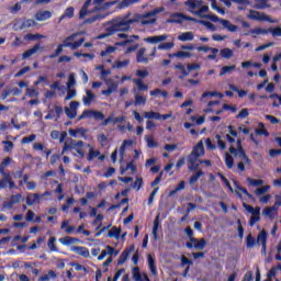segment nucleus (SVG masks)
Returning a JSON list of instances; mask_svg holds the SVG:
<instances>
[{"label": "nucleus", "instance_id": "nucleus-1", "mask_svg": "<svg viewBox=\"0 0 281 281\" xmlns=\"http://www.w3.org/2000/svg\"><path fill=\"white\" fill-rule=\"evenodd\" d=\"M136 23L135 14L127 13L123 16H119L112 21V25L108 27V32L100 34L98 38H109V36H113L115 32H128L131 30V25Z\"/></svg>", "mask_w": 281, "mask_h": 281}, {"label": "nucleus", "instance_id": "nucleus-2", "mask_svg": "<svg viewBox=\"0 0 281 281\" xmlns=\"http://www.w3.org/2000/svg\"><path fill=\"white\" fill-rule=\"evenodd\" d=\"M228 151L231 153V155H233V157L240 159V161L237 164V168L238 170H240V172H245V165L249 166V164H251V159H249V157L245 153L241 140L237 139L235 146L231 145Z\"/></svg>", "mask_w": 281, "mask_h": 281}, {"label": "nucleus", "instance_id": "nucleus-3", "mask_svg": "<svg viewBox=\"0 0 281 281\" xmlns=\"http://www.w3.org/2000/svg\"><path fill=\"white\" fill-rule=\"evenodd\" d=\"M164 10L166 9L160 7L144 14L135 13L134 19L136 23H140V25H155L157 23V14L164 12Z\"/></svg>", "mask_w": 281, "mask_h": 281}, {"label": "nucleus", "instance_id": "nucleus-4", "mask_svg": "<svg viewBox=\"0 0 281 281\" xmlns=\"http://www.w3.org/2000/svg\"><path fill=\"white\" fill-rule=\"evenodd\" d=\"M205 155V148L203 147V140H200L192 149L191 154L188 157L189 170H199V157Z\"/></svg>", "mask_w": 281, "mask_h": 281}, {"label": "nucleus", "instance_id": "nucleus-5", "mask_svg": "<svg viewBox=\"0 0 281 281\" xmlns=\"http://www.w3.org/2000/svg\"><path fill=\"white\" fill-rule=\"evenodd\" d=\"M78 36H80V33H74L70 36L66 37L63 41L64 47H69L72 50L78 49V47H82V43H85V38H80L79 41L74 42Z\"/></svg>", "mask_w": 281, "mask_h": 281}, {"label": "nucleus", "instance_id": "nucleus-6", "mask_svg": "<svg viewBox=\"0 0 281 281\" xmlns=\"http://www.w3.org/2000/svg\"><path fill=\"white\" fill-rule=\"evenodd\" d=\"M69 106L70 108L65 106L64 111L69 120H75V117L78 115V108L80 106V102L71 101Z\"/></svg>", "mask_w": 281, "mask_h": 281}, {"label": "nucleus", "instance_id": "nucleus-7", "mask_svg": "<svg viewBox=\"0 0 281 281\" xmlns=\"http://www.w3.org/2000/svg\"><path fill=\"white\" fill-rule=\"evenodd\" d=\"M117 38H123L124 41L116 43L115 45L119 47H126L128 45H131V43H133V38H135V41H139V36L138 35H131L128 36L126 33H119Z\"/></svg>", "mask_w": 281, "mask_h": 281}, {"label": "nucleus", "instance_id": "nucleus-8", "mask_svg": "<svg viewBox=\"0 0 281 281\" xmlns=\"http://www.w3.org/2000/svg\"><path fill=\"white\" fill-rule=\"evenodd\" d=\"M183 21H196V19L186 15L183 13H172L167 23H183Z\"/></svg>", "mask_w": 281, "mask_h": 281}, {"label": "nucleus", "instance_id": "nucleus-9", "mask_svg": "<svg viewBox=\"0 0 281 281\" xmlns=\"http://www.w3.org/2000/svg\"><path fill=\"white\" fill-rule=\"evenodd\" d=\"M72 148H85V142L82 140H74L70 139L69 142H66L63 147L61 155H65L67 150H71Z\"/></svg>", "mask_w": 281, "mask_h": 281}, {"label": "nucleus", "instance_id": "nucleus-10", "mask_svg": "<svg viewBox=\"0 0 281 281\" xmlns=\"http://www.w3.org/2000/svg\"><path fill=\"white\" fill-rule=\"evenodd\" d=\"M105 85L108 87L106 90H102V95H111V93H115L117 91L119 83L111 78L105 79Z\"/></svg>", "mask_w": 281, "mask_h": 281}, {"label": "nucleus", "instance_id": "nucleus-11", "mask_svg": "<svg viewBox=\"0 0 281 281\" xmlns=\"http://www.w3.org/2000/svg\"><path fill=\"white\" fill-rule=\"evenodd\" d=\"M202 4L203 0H187L184 2V5L189 8L188 11L191 12V14H194V12H196V10H199Z\"/></svg>", "mask_w": 281, "mask_h": 281}, {"label": "nucleus", "instance_id": "nucleus-12", "mask_svg": "<svg viewBox=\"0 0 281 281\" xmlns=\"http://www.w3.org/2000/svg\"><path fill=\"white\" fill-rule=\"evenodd\" d=\"M221 1L227 8H232V1H233V3H237L239 5V10H245L247 5H250L249 0H221Z\"/></svg>", "mask_w": 281, "mask_h": 281}, {"label": "nucleus", "instance_id": "nucleus-13", "mask_svg": "<svg viewBox=\"0 0 281 281\" xmlns=\"http://www.w3.org/2000/svg\"><path fill=\"white\" fill-rule=\"evenodd\" d=\"M248 18L252 19V21H271L267 14L254 10L249 11Z\"/></svg>", "mask_w": 281, "mask_h": 281}, {"label": "nucleus", "instance_id": "nucleus-14", "mask_svg": "<svg viewBox=\"0 0 281 281\" xmlns=\"http://www.w3.org/2000/svg\"><path fill=\"white\" fill-rule=\"evenodd\" d=\"M262 215L273 221L278 216V206H268L262 210Z\"/></svg>", "mask_w": 281, "mask_h": 281}, {"label": "nucleus", "instance_id": "nucleus-15", "mask_svg": "<svg viewBox=\"0 0 281 281\" xmlns=\"http://www.w3.org/2000/svg\"><path fill=\"white\" fill-rule=\"evenodd\" d=\"M132 276L134 281H150L148 274L139 272V267H135L132 270Z\"/></svg>", "mask_w": 281, "mask_h": 281}, {"label": "nucleus", "instance_id": "nucleus-16", "mask_svg": "<svg viewBox=\"0 0 281 281\" xmlns=\"http://www.w3.org/2000/svg\"><path fill=\"white\" fill-rule=\"evenodd\" d=\"M144 41L145 43H150L151 45H155L157 43H164L165 41H168V36L166 34L149 36L145 37Z\"/></svg>", "mask_w": 281, "mask_h": 281}, {"label": "nucleus", "instance_id": "nucleus-17", "mask_svg": "<svg viewBox=\"0 0 281 281\" xmlns=\"http://www.w3.org/2000/svg\"><path fill=\"white\" fill-rule=\"evenodd\" d=\"M21 93H23V90L15 87L13 89L3 90L0 98L1 100H5L7 98H10V95H21Z\"/></svg>", "mask_w": 281, "mask_h": 281}, {"label": "nucleus", "instance_id": "nucleus-18", "mask_svg": "<svg viewBox=\"0 0 281 281\" xmlns=\"http://www.w3.org/2000/svg\"><path fill=\"white\" fill-rule=\"evenodd\" d=\"M93 100H95V94L93 93V91L87 89L86 95L82 97V102L85 106H91V102H93Z\"/></svg>", "mask_w": 281, "mask_h": 281}, {"label": "nucleus", "instance_id": "nucleus-19", "mask_svg": "<svg viewBox=\"0 0 281 281\" xmlns=\"http://www.w3.org/2000/svg\"><path fill=\"white\" fill-rule=\"evenodd\" d=\"M133 93H134V98H135L134 105L135 106H142V105L144 106V104H146L147 98L142 95L139 92H137V89H134Z\"/></svg>", "mask_w": 281, "mask_h": 281}, {"label": "nucleus", "instance_id": "nucleus-20", "mask_svg": "<svg viewBox=\"0 0 281 281\" xmlns=\"http://www.w3.org/2000/svg\"><path fill=\"white\" fill-rule=\"evenodd\" d=\"M220 23L224 30H227L228 32H238V26L229 22V20H220Z\"/></svg>", "mask_w": 281, "mask_h": 281}, {"label": "nucleus", "instance_id": "nucleus-21", "mask_svg": "<svg viewBox=\"0 0 281 281\" xmlns=\"http://www.w3.org/2000/svg\"><path fill=\"white\" fill-rule=\"evenodd\" d=\"M136 63H145L148 64V58L146 56V48L140 47L136 53Z\"/></svg>", "mask_w": 281, "mask_h": 281}, {"label": "nucleus", "instance_id": "nucleus-22", "mask_svg": "<svg viewBox=\"0 0 281 281\" xmlns=\"http://www.w3.org/2000/svg\"><path fill=\"white\" fill-rule=\"evenodd\" d=\"M43 50V46H41V44H36L34 45V47L30 48L29 50L24 52L22 54V58H30V56H34V54H36V52H41Z\"/></svg>", "mask_w": 281, "mask_h": 281}, {"label": "nucleus", "instance_id": "nucleus-23", "mask_svg": "<svg viewBox=\"0 0 281 281\" xmlns=\"http://www.w3.org/2000/svg\"><path fill=\"white\" fill-rule=\"evenodd\" d=\"M71 251L78 254V256H82L83 258H89V249L80 246H72Z\"/></svg>", "mask_w": 281, "mask_h": 281}, {"label": "nucleus", "instance_id": "nucleus-24", "mask_svg": "<svg viewBox=\"0 0 281 281\" xmlns=\"http://www.w3.org/2000/svg\"><path fill=\"white\" fill-rule=\"evenodd\" d=\"M259 221H260V206H257L254 213H251V217L249 221L250 227H254L256 223H258Z\"/></svg>", "mask_w": 281, "mask_h": 281}, {"label": "nucleus", "instance_id": "nucleus-25", "mask_svg": "<svg viewBox=\"0 0 281 281\" xmlns=\"http://www.w3.org/2000/svg\"><path fill=\"white\" fill-rule=\"evenodd\" d=\"M34 203H41V194L31 193L26 196V205H34Z\"/></svg>", "mask_w": 281, "mask_h": 281}, {"label": "nucleus", "instance_id": "nucleus-26", "mask_svg": "<svg viewBox=\"0 0 281 281\" xmlns=\"http://www.w3.org/2000/svg\"><path fill=\"white\" fill-rule=\"evenodd\" d=\"M178 41H181L182 43H186L188 41H194V33H192L191 31L180 33L178 35Z\"/></svg>", "mask_w": 281, "mask_h": 281}, {"label": "nucleus", "instance_id": "nucleus-27", "mask_svg": "<svg viewBox=\"0 0 281 281\" xmlns=\"http://www.w3.org/2000/svg\"><path fill=\"white\" fill-rule=\"evenodd\" d=\"M257 243L263 247V251L267 250V232L262 231L259 233Z\"/></svg>", "mask_w": 281, "mask_h": 281}, {"label": "nucleus", "instance_id": "nucleus-28", "mask_svg": "<svg viewBox=\"0 0 281 281\" xmlns=\"http://www.w3.org/2000/svg\"><path fill=\"white\" fill-rule=\"evenodd\" d=\"M36 21H47V19H52L50 11H40L35 14Z\"/></svg>", "mask_w": 281, "mask_h": 281}, {"label": "nucleus", "instance_id": "nucleus-29", "mask_svg": "<svg viewBox=\"0 0 281 281\" xmlns=\"http://www.w3.org/2000/svg\"><path fill=\"white\" fill-rule=\"evenodd\" d=\"M76 9L74 7H68L65 11L64 14L59 16V22L65 21V19H74V12Z\"/></svg>", "mask_w": 281, "mask_h": 281}, {"label": "nucleus", "instance_id": "nucleus-30", "mask_svg": "<svg viewBox=\"0 0 281 281\" xmlns=\"http://www.w3.org/2000/svg\"><path fill=\"white\" fill-rule=\"evenodd\" d=\"M131 251H135V246H131L128 250H124L120 258H119V265H124V262H126V260H128V254Z\"/></svg>", "mask_w": 281, "mask_h": 281}, {"label": "nucleus", "instance_id": "nucleus-31", "mask_svg": "<svg viewBox=\"0 0 281 281\" xmlns=\"http://www.w3.org/2000/svg\"><path fill=\"white\" fill-rule=\"evenodd\" d=\"M147 260H148V267H149L151 274L156 276L157 274V266L155 265V258L153 257V255H148Z\"/></svg>", "mask_w": 281, "mask_h": 281}, {"label": "nucleus", "instance_id": "nucleus-32", "mask_svg": "<svg viewBox=\"0 0 281 281\" xmlns=\"http://www.w3.org/2000/svg\"><path fill=\"white\" fill-rule=\"evenodd\" d=\"M68 133L71 137H78V135H80V137H85V135H87V130L80 127L77 130H69Z\"/></svg>", "mask_w": 281, "mask_h": 281}, {"label": "nucleus", "instance_id": "nucleus-33", "mask_svg": "<svg viewBox=\"0 0 281 281\" xmlns=\"http://www.w3.org/2000/svg\"><path fill=\"white\" fill-rule=\"evenodd\" d=\"M194 245V249H196L198 251H203V249H205V245H207V241L205 240V238H201V239H196V241H193Z\"/></svg>", "mask_w": 281, "mask_h": 281}, {"label": "nucleus", "instance_id": "nucleus-34", "mask_svg": "<svg viewBox=\"0 0 281 281\" xmlns=\"http://www.w3.org/2000/svg\"><path fill=\"white\" fill-rule=\"evenodd\" d=\"M210 10V7L201 4V7L198 9L196 12H193L195 16H201V19H207V15H205V12Z\"/></svg>", "mask_w": 281, "mask_h": 281}, {"label": "nucleus", "instance_id": "nucleus-35", "mask_svg": "<svg viewBox=\"0 0 281 281\" xmlns=\"http://www.w3.org/2000/svg\"><path fill=\"white\" fill-rule=\"evenodd\" d=\"M128 65H131V60H128V59H125L123 61L116 60V61H114L112 67H113V69H124V67H128Z\"/></svg>", "mask_w": 281, "mask_h": 281}, {"label": "nucleus", "instance_id": "nucleus-36", "mask_svg": "<svg viewBox=\"0 0 281 281\" xmlns=\"http://www.w3.org/2000/svg\"><path fill=\"white\" fill-rule=\"evenodd\" d=\"M144 117L146 120H161V114L159 112H144Z\"/></svg>", "mask_w": 281, "mask_h": 281}, {"label": "nucleus", "instance_id": "nucleus-37", "mask_svg": "<svg viewBox=\"0 0 281 281\" xmlns=\"http://www.w3.org/2000/svg\"><path fill=\"white\" fill-rule=\"evenodd\" d=\"M10 177V173H3L2 178L0 179V190H5V188H8Z\"/></svg>", "mask_w": 281, "mask_h": 281}, {"label": "nucleus", "instance_id": "nucleus-38", "mask_svg": "<svg viewBox=\"0 0 281 281\" xmlns=\"http://www.w3.org/2000/svg\"><path fill=\"white\" fill-rule=\"evenodd\" d=\"M191 56H192V53L180 50V52H177V53H175L172 55H169V58H172V57H176V58H190Z\"/></svg>", "mask_w": 281, "mask_h": 281}, {"label": "nucleus", "instance_id": "nucleus-39", "mask_svg": "<svg viewBox=\"0 0 281 281\" xmlns=\"http://www.w3.org/2000/svg\"><path fill=\"white\" fill-rule=\"evenodd\" d=\"M133 82L138 87V91H148V85L144 83L142 79H133Z\"/></svg>", "mask_w": 281, "mask_h": 281}, {"label": "nucleus", "instance_id": "nucleus-40", "mask_svg": "<svg viewBox=\"0 0 281 281\" xmlns=\"http://www.w3.org/2000/svg\"><path fill=\"white\" fill-rule=\"evenodd\" d=\"M248 184L252 186L254 188H260L265 186V181L262 179L256 180L252 178H247Z\"/></svg>", "mask_w": 281, "mask_h": 281}, {"label": "nucleus", "instance_id": "nucleus-41", "mask_svg": "<svg viewBox=\"0 0 281 281\" xmlns=\"http://www.w3.org/2000/svg\"><path fill=\"white\" fill-rule=\"evenodd\" d=\"M233 71H236V65L224 66L220 71V76H225L227 74H232Z\"/></svg>", "mask_w": 281, "mask_h": 281}, {"label": "nucleus", "instance_id": "nucleus-42", "mask_svg": "<svg viewBox=\"0 0 281 281\" xmlns=\"http://www.w3.org/2000/svg\"><path fill=\"white\" fill-rule=\"evenodd\" d=\"M249 34H269V31H267V29L257 27L244 33V36H249Z\"/></svg>", "mask_w": 281, "mask_h": 281}, {"label": "nucleus", "instance_id": "nucleus-43", "mask_svg": "<svg viewBox=\"0 0 281 281\" xmlns=\"http://www.w3.org/2000/svg\"><path fill=\"white\" fill-rule=\"evenodd\" d=\"M149 95L157 98V95H162V98H168V91L161 89H155L149 92Z\"/></svg>", "mask_w": 281, "mask_h": 281}, {"label": "nucleus", "instance_id": "nucleus-44", "mask_svg": "<svg viewBox=\"0 0 281 281\" xmlns=\"http://www.w3.org/2000/svg\"><path fill=\"white\" fill-rule=\"evenodd\" d=\"M222 58H232L234 56V50H232V48H223L220 52Z\"/></svg>", "mask_w": 281, "mask_h": 281}, {"label": "nucleus", "instance_id": "nucleus-45", "mask_svg": "<svg viewBox=\"0 0 281 281\" xmlns=\"http://www.w3.org/2000/svg\"><path fill=\"white\" fill-rule=\"evenodd\" d=\"M268 190H271L270 186H261L255 190V194H257V196H262V194H267Z\"/></svg>", "mask_w": 281, "mask_h": 281}, {"label": "nucleus", "instance_id": "nucleus-46", "mask_svg": "<svg viewBox=\"0 0 281 281\" xmlns=\"http://www.w3.org/2000/svg\"><path fill=\"white\" fill-rule=\"evenodd\" d=\"M201 177H203V171H201V170H199L193 176H191V178L189 179L190 186H194V183H196V181H199V179H201Z\"/></svg>", "mask_w": 281, "mask_h": 281}, {"label": "nucleus", "instance_id": "nucleus-47", "mask_svg": "<svg viewBox=\"0 0 281 281\" xmlns=\"http://www.w3.org/2000/svg\"><path fill=\"white\" fill-rule=\"evenodd\" d=\"M145 142L147 143L148 148H157V142L151 135L145 136Z\"/></svg>", "mask_w": 281, "mask_h": 281}, {"label": "nucleus", "instance_id": "nucleus-48", "mask_svg": "<svg viewBox=\"0 0 281 281\" xmlns=\"http://www.w3.org/2000/svg\"><path fill=\"white\" fill-rule=\"evenodd\" d=\"M195 23H201V25H205L211 32H216V25L212 24L211 22L209 21H203V20H200V21H194Z\"/></svg>", "mask_w": 281, "mask_h": 281}, {"label": "nucleus", "instance_id": "nucleus-49", "mask_svg": "<svg viewBox=\"0 0 281 281\" xmlns=\"http://www.w3.org/2000/svg\"><path fill=\"white\" fill-rule=\"evenodd\" d=\"M225 164H226V168H229V170L234 168V157H232V155L227 153L225 154Z\"/></svg>", "mask_w": 281, "mask_h": 281}, {"label": "nucleus", "instance_id": "nucleus-50", "mask_svg": "<svg viewBox=\"0 0 281 281\" xmlns=\"http://www.w3.org/2000/svg\"><path fill=\"white\" fill-rule=\"evenodd\" d=\"M76 86V74L71 72L68 77V82L66 85L67 89H72Z\"/></svg>", "mask_w": 281, "mask_h": 281}, {"label": "nucleus", "instance_id": "nucleus-51", "mask_svg": "<svg viewBox=\"0 0 281 281\" xmlns=\"http://www.w3.org/2000/svg\"><path fill=\"white\" fill-rule=\"evenodd\" d=\"M22 200H23V195L21 193L13 194L10 196V202L13 205H16V203H21Z\"/></svg>", "mask_w": 281, "mask_h": 281}, {"label": "nucleus", "instance_id": "nucleus-52", "mask_svg": "<svg viewBox=\"0 0 281 281\" xmlns=\"http://www.w3.org/2000/svg\"><path fill=\"white\" fill-rule=\"evenodd\" d=\"M184 232L191 243H196V238H194V231H192V228L190 226H188L184 229Z\"/></svg>", "mask_w": 281, "mask_h": 281}, {"label": "nucleus", "instance_id": "nucleus-53", "mask_svg": "<svg viewBox=\"0 0 281 281\" xmlns=\"http://www.w3.org/2000/svg\"><path fill=\"white\" fill-rule=\"evenodd\" d=\"M48 248L50 251H58V247H56V237H49Z\"/></svg>", "mask_w": 281, "mask_h": 281}, {"label": "nucleus", "instance_id": "nucleus-54", "mask_svg": "<svg viewBox=\"0 0 281 281\" xmlns=\"http://www.w3.org/2000/svg\"><path fill=\"white\" fill-rule=\"evenodd\" d=\"M77 95V92H76V89L74 88H67V94H66V98L65 100H74V98H76Z\"/></svg>", "mask_w": 281, "mask_h": 281}, {"label": "nucleus", "instance_id": "nucleus-55", "mask_svg": "<svg viewBox=\"0 0 281 281\" xmlns=\"http://www.w3.org/2000/svg\"><path fill=\"white\" fill-rule=\"evenodd\" d=\"M95 157H100V151H95L93 149V147H91L89 149V154H88V161H93V159H95Z\"/></svg>", "mask_w": 281, "mask_h": 281}, {"label": "nucleus", "instance_id": "nucleus-56", "mask_svg": "<svg viewBox=\"0 0 281 281\" xmlns=\"http://www.w3.org/2000/svg\"><path fill=\"white\" fill-rule=\"evenodd\" d=\"M138 47H139V44H133L132 42L131 44L127 45L125 54H133V52H137Z\"/></svg>", "mask_w": 281, "mask_h": 281}, {"label": "nucleus", "instance_id": "nucleus-57", "mask_svg": "<svg viewBox=\"0 0 281 281\" xmlns=\"http://www.w3.org/2000/svg\"><path fill=\"white\" fill-rule=\"evenodd\" d=\"M36 38H45V35H42V34H26L24 36V40L25 41H36Z\"/></svg>", "mask_w": 281, "mask_h": 281}, {"label": "nucleus", "instance_id": "nucleus-58", "mask_svg": "<svg viewBox=\"0 0 281 281\" xmlns=\"http://www.w3.org/2000/svg\"><path fill=\"white\" fill-rule=\"evenodd\" d=\"M95 111L93 110H85L82 114L79 116V120H85V117H93Z\"/></svg>", "mask_w": 281, "mask_h": 281}, {"label": "nucleus", "instance_id": "nucleus-59", "mask_svg": "<svg viewBox=\"0 0 281 281\" xmlns=\"http://www.w3.org/2000/svg\"><path fill=\"white\" fill-rule=\"evenodd\" d=\"M75 240H76L75 238H71V237H69V236L59 238V243H60L61 245H74V241H75Z\"/></svg>", "mask_w": 281, "mask_h": 281}, {"label": "nucleus", "instance_id": "nucleus-60", "mask_svg": "<svg viewBox=\"0 0 281 281\" xmlns=\"http://www.w3.org/2000/svg\"><path fill=\"white\" fill-rule=\"evenodd\" d=\"M157 229H159V215L154 221L153 235L155 239H157Z\"/></svg>", "mask_w": 281, "mask_h": 281}, {"label": "nucleus", "instance_id": "nucleus-61", "mask_svg": "<svg viewBox=\"0 0 281 281\" xmlns=\"http://www.w3.org/2000/svg\"><path fill=\"white\" fill-rule=\"evenodd\" d=\"M109 238H119L120 237V231L117 227H113L111 231L108 233Z\"/></svg>", "mask_w": 281, "mask_h": 281}, {"label": "nucleus", "instance_id": "nucleus-62", "mask_svg": "<svg viewBox=\"0 0 281 281\" xmlns=\"http://www.w3.org/2000/svg\"><path fill=\"white\" fill-rule=\"evenodd\" d=\"M172 47H175V43L172 42H167V43H162L160 45H158V49H172Z\"/></svg>", "mask_w": 281, "mask_h": 281}, {"label": "nucleus", "instance_id": "nucleus-63", "mask_svg": "<svg viewBox=\"0 0 281 281\" xmlns=\"http://www.w3.org/2000/svg\"><path fill=\"white\" fill-rule=\"evenodd\" d=\"M2 144L4 146L5 153H10V150L14 148V143H12L11 140H3Z\"/></svg>", "mask_w": 281, "mask_h": 281}, {"label": "nucleus", "instance_id": "nucleus-64", "mask_svg": "<svg viewBox=\"0 0 281 281\" xmlns=\"http://www.w3.org/2000/svg\"><path fill=\"white\" fill-rule=\"evenodd\" d=\"M133 3H139V0H123L120 8H128V5H133Z\"/></svg>", "mask_w": 281, "mask_h": 281}]
</instances>
